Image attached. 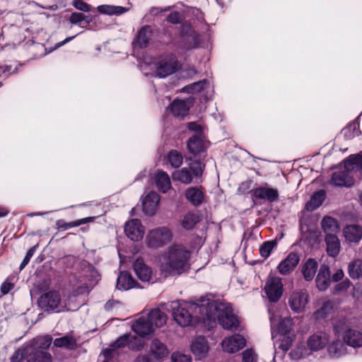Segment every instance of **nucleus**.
<instances>
[{
  "label": "nucleus",
  "instance_id": "obj_1",
  "mask_svg": "<svg viewBox=\"0 0 362 362\" xmlns=\"http://www.w3.org/2000/svg\"><path fill=\"white\" fill-rule=\"evenodd\" d=\"M191 252L182 245L173 244L160 255L159 271L165 278L179 276L190 269Z\"/></svg>",
  "mask_w": 362,
  "mask_h": 362
},
{
  "label": "nucleus",
  "instance_id": "obj_2",
  "mask_svg": "<svg viewBox=\"0 0 362 362\" xmlns=\"http://www.w3.org/2000/svg\"><path fill=\"white\" fill-rule=\"evenodd\" d=\"M205 316L209 321L217 320L224 329L235 331L240 327V322L232 308L221 302H207Z\"/></svg>",
  "mask_w": 362,
  "mask_h": 362
},
{
  "label": "nucleus",
  "instance_id": "obj_3",
  "mask_svg": "<svg viewBox=\"0 0 362 362\" xmlns=\"http://www.w3.org/2000/svg\"><path fill=\"white\" fill-rule=\"evenodd\" d=\"M206 304H199L197 303H188L182 301L173 302L172 309L174 320L181 327H187L192 325L194 313H200L203 315L206 313Z\"/></svg>",
  "mask_w": 362,
  "mask_h": 362
},
{
  "label": "nucleus",
  "instance_id": "obj_4",
  "mask_svg": "<svg viewBox=\"0 0 362 362\" xmlns=\"http://www.w3.org/2000/svg\"><path fill=\"white\" fill-rule=\"evenodd\" d=\"M168 317L160 309L152 310L146 319L140 317L137 319V336L144 337L154 332L156 328L160 327L166 323Z\"/></svg>",
  "mask_w": 362,
  "mask_h": 362
},
{
  "label": "nucleus",
  "instance_id": "obj_5",
  "mask_svg": "<svg viewBox=\"0 0 362 362\" xmlns=\"http://www.w3.org/2000/svg\"><path fill=\"white\" fill-rule=\"evenodd\" d=\"M39 307L45 311L61 313L67 310L58 291H51L42 294L38 299Z\"/></svg>",
  "mask_w": 362,
  "mask_h": 362
},
{
  "label": "nucleus",
  "instance_id": "obj_6",
  "mask_svg": "<svg viewBox=\"0 0 362 362\" xmlns=\"http://www.w3.org/2000/svg\"><path fill=\"white\" fill-rule=\"evenodd\" d=\"M155 66V74L159 78H165L172 75L180 68V62L173 54L161 56Z\"/></svg>",
  "mask_w": 362,
  "mask_h": 362
},
{
  "label": "nucleus",
  "instance_id": "obj_7",
  "mask_svg": "<svg viewBox=\"0 0 362 362\" xmlns=\"http://www.w3.org/2000/svg\"><path fill=\"white\" fill-rule=\"evenodd\" d=\"M204 167V164L196 161L189 167L175 170L172 173V178L185 185L190 184L194 177H199L202 175Z\"/></svg>",
  "mask_w": 362,
  "mask_h": 362
},
{
  "label": "nucleus",
  "instance_id": "obj_8",
  "mask_svg": "<svg viewBox=\"0 0 362 362\" xmlns=\"http://www.w3.org/2000/svg\"><path fill=\"white\" fill-rule=\"evenodd\" d=\"M128 349L129 350L136 349V336L131 334H125L119 337L114 343L110 344L109 348L103 350V356L105 359H111L119 355V349Z\"/></svg>",
  "mask_w": 362,
  "mask_h": 362
},
{
  "label": "nucleus",
  "instance_id": "obj_9",
  "mask_svg": "<svg viewBox=\"0 0 362 362\" xmlns=\"http://www.w3.org/2000/svg\"><path fill=\"white\" fill-rule=\"evenodd\" d=\"M172 238L173 233L170 228L158 227L149 232L146 236V244L149 247L157 249L170 243Z\"/></svg>",
  "mask_w": 362,
  "mask_h": 362
},
{
  "label": "nucleus",
  "instance_id": "obj_10",
  "mask_svg": "<svg viewBox=\"0 0 362 362\" xmlns=\"http://www.w3.org/2000/svg\"><path fill=\"white\" fill-rule=\"evenodd\" d=\"M251 198L253 202L264 200L269 203H273L279 200V192L277 188L269 187L268 183L253 188L251 190Z\"/></svg>",
  "mask_w": 362,
  "mask_h": 362
},
{
  "label": "nucleus",
  "instance_id": "obj_11",
  "mask_svg": "<svg viewBox=\"0 0 362 362\" xmlns=\"http://www.w3.org/2000/svg\"><path fill=\"white\" fill-rule=\"evenodd\" d=\"M264 291L269 302L279 301L284 292L281 279L279 276H269Z\"/></svg>",
  "mask_w": 362,
  "mask_h": 362
},
{
  "label": "nucleus",
  "instance_id": "obj_12",
  "mask_svg": "<svg viewBox=\"0 0 362 362\" xmlns=\"http://www.w3.org/2000/svg\"><path fill=\"white\" fill-rule=\"evenodd\" d=\"M160 197L156 192H150L141 199V205L144 213L148 216L155 215L160 202Z\"/></svg>",
  "mask_w": 362,
  "mask_h": 362
},
{
  "label": "nucleus",
  "instance_id": "obj_13",
  "mask_svg": "<svg viewBox=\"0 0 362 362\" xmlns=\"http://www.w3.org/2000/svg\"><path fill=\"white\" fill-rule=\"evenodd\" d=\"M221 344L224 351L235 353L245 347L246 340L241 334H236L225 338Z\"/></svg>",
  "mask_w": 362,
  "mask_h": 362
},
{
  "label": "nucleus",
  "instance_id": "obj_14",
  "mask_svg": "<svg viewBox=\"0 0 362 362\" xmlns=\"http://www.w3.org/2000/svg\"><path fill=\"white\" fill-rule=\"evenodd\" d=\"M299 261L298 255L296 252H291L278 264L277 270L281 275H288L294 270Z\"/></svg>",
  "mask_w": 362,
  "mask_h": 362
},
{
  "label": "nucleus",
  "instance_id": "obj_15",
  "mask_svg": "<svg viewBox=\"0 0 362 362\" xmlns=\"http://www.w3.org/2000/svg\"><path fill=\"white\" fill-rule=\"evenodd\" d=\"M308 295L305 292H293L289 298L288 303L292 310L300 313L308 303Z\"/></svg>",
  "mask_w": 362,
  "mask_h": 362
},
{
  "label": "nucleus",
  "instance_id": "obj_16",
  "mask_svg": "<svg viewBox=\"0 0 362 362\" xmlns=\"http://www.w3.org/2000/svg\"><path fill=\"white\" fill-rule=\"evenodd\" d=\"M188 151L196 156L206 151V141L204 135H193L187 141Z\"/></svg>",
  "mask_w": 362,
  "mask_h": 362
},
{
  "label": "nucleus",
  "instance_id": "obj_17",
  "mask_svg": "<svg viewBox=\"0 0 362 362\" xmlns=\"http://www.w3.org/2000/svg\"><path fill=\"white\" fill-rule=\"evenodd\" d=\"M317 288L324 291H326L331 283V275L329 267L327 264H322L315 279Z\"/></svg>",
  "mask_w": 362,
  "mask_h": 362
},
{
  "label": "nucleus",
  "instance_id": "obj_18",
  "mask_svg": "<svg viewBox=\"0 0 362 362\" xmlns=\"http://www.w3.org/2000/svg\"><path fill=\"white\" fill-rule=\"evenodd\" d=\"M344 341L354 348L362 346V332L352 328L346 329L342 333Z\"/></svg>",
  "mask_w": 362,
  "mask_h": 362
},
{
  "label": "nucleus",
  "instance_id": "obj_19",
  "mask_svg": "<svg viewBox=\"0 0 362 362\" xmlns=\"http://www.w3.org/2000/svg\"><path fill=\"white\" fill-rule=\"evenodd\" d=\"M332 182L336 187H350L354 184V179L353 175H349L347 172L341 169L333 173Z\"/></svg>",
  "mask_w": 362,
  "mask_h": 362
},
{
  "label": "nucleus",
  "instance_id": "obj_20",
  "mask_svg": "<svg viewBox=\"0 0 362 362\" xmlns=\"http://www.w3.org/2000/svg\"><path fill=\"white\" fill-rule=\"evenodd\" d=\"M192 105V100L189 98L187 100L175 99L170 105V111L175 117H184L189 113Z\"/></svg>",
  "mask_w": 362,
  "mask_h": 362
},
{
  "label": "nucleus",
  "instance_id": "obj_21",
  "mask_svg": "<svg viewBox=\"0 0 362 362\" xmlns=\"http://www.w3.org/2000/svg\"><path fill=\"white\" fill-rule=\"evenodd\" d=\"M185 199L194 206H199L204 202L205 195L198 187H190L185 192Z\"/></svg>",
  "mask_w": 362,
  "mask_h": 362
},
{
  "label": "nucleus",
  "instance_id": "obj_22",
  "mask_svg": "<svg viewBox=\"0 0 362 362\" xmlns=\"http://www.w3.org/2000/svg\"><path fill=\"white\" fill-rule=\"evenodd\" d=\"M344 171L349 175H352L353 172H358L362 170V156L359 154L350 156L344 161Z\"/></svg>",
  "mask_w": 362,
  "mask_h": 362
},
{
  "label": "nucleus",
  "instance_id": "obj_23",
  "mask_svg": "<svg viewBox=\"0 0 362 362\" xmlns=\"http://www.w3.org/2000/svg\"><path fill=\"white\" fill-rule=\"evenodd\" d=\"M52 356L44 350L28 347L27 362H51Z\"/></svg>",
  "mask_w": 362,
  "mask_h": 362
},
{
  "label": "nucleus",
  "instance_id": "obj_24",
  "mask_svg": "<svg viewBox=\"0 0 362 362\" xmlns=\"http://www.w3.org/2000/svg\"><path fill=\"white\" fill-rule=\"evenodd\" d=\"M150 355L156 360H163L168 356V350L163 343L155 339L150 346Z\"/></svg>",
  "mask_w": 362,
  "mask_h": 362
},
{
  "label": "nucleus",
  "instance_id": "obj_25",
  "mask_svg": "<svg viewBox=\"0 0 362 362\" xmlns=\"http://www.w3.org/2000/svg\"><path fill=\"white\" fill-rule=\"evenodd\" d=\"M191 351L199 358L204 356L209 351L208 343L205 337H197L191 344Z\"/></svg>",
  "mask_w": 362,
  "mask_h": 362
},
{
  "label": "nucleus",
  "instance_id": "obj_26",
  "mask_svg": "<svg viewBox=\"0 0 362 362\" xmlns=\"http://www.w3.org/2000/svg\"><path fill=\"white\" fill-rule=\"evenodd\" d=\"M318 264L315 259L309 258L302 266L301 272L303 278L307 281H310L313 279L317 269Z\"/></svg>",
  "mask_w": 362,
  "mask_h": 362
},
{
  "label": "nucleus",
  "instance_id": "obj_27",
  "mask_svg": "<svg viewBox=\"0 0 362 362\" xmlns=\"http://www.w3.org/2000/svg\"><path fill=\"white\" fill-rule=\"evenodd\" d=\"M325 242L327 255L332 257H337L340 251V242L338 237L334 234H327Z\"/></svg>",
  "mask_w": 362,
  "mask_h": 362
},
{
  "label": "nucleus",
  "instance_id": "obj_28",
  "mask_svg": "<svg viewBox=\"0 0 362 362\" xmlns=\"http://www.w3.org/2000/svg\"><path fill=\"white\" fill-rule=\"evenodd\" d=\"M156 185L162 193H166L171 188L169 175L163 170H158L155 176Z\"/></svg>",
  "mask_w": 362,
  "mask_h": 362
},
{
  "label": "nucleus",
  "instance_id": "obj_29",
  "mask_svg": "<svg viewBox=\"0 0 362 362\" xmlns=\"http://www.w3.org/2000/svg\"><path fill=\"white\" fill-rule=\"evenodd\" d=\"M135 281L127 271L121 272L117 280V288L119 290H129L134 287Z\"/></svg>",
  "mask_w": 362,
  "mask_h": 362
},
{
  "label": "nucleus",
  "instance_id": "obj_30",
  "mask_svg": "<svg viewBox=\"0 0 362 362\" xmlns=\"http://www.w3.org/2000/svg\"><path fill=\"white\" fill-rule=\"evenodd\" d=\"M152 278V269L137 257V279L144 283L149 284Z\"/></svg>",
  "mask_w": 362,
  "mask_h": 362
},
{
  "label": "nucleus",
  "instance_id": "obj_31",
  "mask_svg": "<svg viewBox=\"0 0 362 362\" xmlns=\"http://www.w3.org/2000/svg\"><path fill=\"white\" fill-rule=\"evenodd\" d=\"M344 236L351 243H358L362 238V227L356 225L348 226L344 228Z\"/></svg>",
  "mask_w": 362,
  "mask_h": 362
},
{
  "label": "nucleus",
  "instance_id": "obj_32",
  "mask_svg": "<svg viewBox=\"0 0 362 362\" xmlns=\"http://www.w3.org/2000/svg\"><path fill=\"white\" fill-rule=\"evenodd\" d=\"M325 198V192L324 190H320L313 194L310 201H308L305 206L307 211H313L320 207Z\"/></svg>",
  "mask_w": 362,
  "mask_h": 362
},
{
  "label": "nucleus",
  "instance_id": "obj_33",
  "mask_svg": "<svg viewBox=\"0 0 362 362\" xmlns=\"http://www.w3.org/2000/svg\"><path fill=\"white\" fill-rule=\"evenodd\" d=\"M94 217H86L81 219L76 220L74 221L65 223L63 220H58L56 222V225L59 230H66L69 228L77 227L83 224H86L94 221Z\"/></svg>",
  "mask_w": 362,
  "mask_h": 362
},
{
  "label": "nucleus",
  "instance_id": "obj_34",
  "mask_svg": "<svg viewBox=\"0 0 362 362\" xmlns=\"http://www.w3.org/2000/svg\"><path fill=\"white\" fill-rule=\"evenodd\" d=\"M327 343V339L325 336L314 334L310 337L308 341V346L311 350L317 351L325 347Z\"/></svg>",
  "mask_w": 362,
  "mask_h": 362
},
{
  "label": "nucleus",
  "instance_id": "obj_35",
  "mask_svg": "<svg viewBox=\"0 0 362 362\" xmlns=\"http://www.w3.org/2000/svg\"><path fill=\"white\" fill-rule=\"evenodd\" d=\"M52 341V338L49 335L37 337L33 339L30 348L46 351Z\"/></svg>",
  "mask_w": 362,
  "mask_h": 362
},
{
  "label": "nucleus",
  "instance_id": "obj_36",
  "mask_svg": "<svg viewBox=\"0 0 362 362\" xmlns=\"http://www.w3.org/2000/svg\"><path fill=\"white\" fill-rule=\"evenodd\" d=\"M321 226L326 235L332 234L339 229L337 221L331 216H325L321 221Z\"/></svg>",
  "mask_w": 362,
  "mask_h": 362
},
{
  "label": "nucleus",
  "instance_id": "obj_37",
  "mask_svg": "<svg viewBox=\"0 0 362 362\" xmlns=\"http://www.w3.org/2000/svg\"><path fill=\"white\" fill-rule=\"evenodd\" d=\"M151 29L148 25L144 26L137 32V45L140 47H145L147 46L151 37Z\"/></svg>",
  "mask_w": 362,
  "mask_h": 362
},
{
  "label": "nucleus",
  "instance_id": "obj_38",
  "mask_svg": "<svg viewBox=\"0 0 362 362\" xmlns=\"http://www.w3.org/2000/svg\"><path fill=\"white\" fill-rule=\"evenodd\" d=\"M200 221L199 216L193 212H188L184 216L181 221V226L185 230H192Z\"/></svg>",
  "mask_w": 362,
  "mask_h": 362
},
{
  "label": "nucleus",
  "instance_id": "obj_39",
  "mask_svg": "<svg viewBox=\"0 0 362 362\" xmlns=\"http://www.w3.org/2000/svg\"><path fill=\"white\" fill-rule=\"evenodd\" d=\"M167 161L173 168H177L182 164V154L177 150H171L167 155Z\"/></svg>",
  "mask_w": 362,
  "mask_h": 362
},
{
  "label": "nucleus",
  "instance_id": "obj_40",
  "mask_svg": "<svg viewBox=\"0 0 362 362\" xmlns=\"http://www.w3.org/2000/svg\"><path fill=\"white\" fill-rule=\"evenodd\" d=\"M54 345L57 347L72 349L76 345L75 339L69 336H64L54 340Z\"/></svg>",
  "mask_w": 362,
  "mask_h": 362
},
{
  "label": "nucleus",
  "instance_id": "obj_41",
  "mask_svg": "<svg viewBox=\"0 0 362 362\" xmlns=\"http://www.w3.org/2000/svg\"><path fill=\"white\" fill-rule=\"evenodd\" d=\"M342 133L347 139H351L355 136H359L361 134L359 124L355 122L351 123L343 129Z\"/></svg>",
  "mask_w": 362,
  "mask_h": 362
},
{
  "label": "nucleus",
  "instance_id": "obj_42",
  "mask_svg": "<svg viewBox=\"0 0 362 362\" xmlns=\"http://www.w3.org/2000/svg\"><path fill=\"white\" fill-rule=\"evenodd\" d=\"M349 274L351 279L362 277V261L357 259L349 264Z\"/></svg>",
  "mask_w": 362,
  "mask_h": 362
},
{
  "label": "nucleus",
  "instance_id": "obj_43",
  "mask_svg": "<svg viewBox=\"0 0 362 362\" xmlns=\"http://www.w3.org/2000/svg\"><path fill=\"white\" fill-rule=\"evenodd\" d=\"M276 240H270L264 242L259 247V254L264 258H267L270 256L272 250L276 246Z\"/></svg>",
  "mask_w": 362,
  "mask_h": 362
},
{
  "label": "nucleus",
  "instance_id": "obj_44",
  "mask_svg": "<svg viewBox=\"0 0 362 362\" xmlns=\"http://www.w3.org/2000/svg\"><path fill=\"white\" fill-rule=\"evenodd\" d=\"M124 230L129 240L136 241V218L127 221L124 225Z\"/></svg>",
  "mask_w": 362,
  "mask_h": 362
},
{
  "label": "nucleus",
  "instance_id": "obj_45",
  "mask_svg": "<svg viewBox=\"0 0 362 362\" xmlns=\"http://www.w3.org/2000/svg\"><path fill=\"white\" fill-rule=\"evenodd\" d=\"M69 21L72 24H79L81 25L83 22L86 23H89L92 21V18L90 16H86L81 13H73L69 18Z\"/></svg>",
  "mask_w": 362,
  "mask_h": 362
},
{
  "label": "nucleus",
  "instance_id": "obj_46",
  "mask_svg": "<svg viewBox=\"0 0 362 362\" xmlns=\"http://www.w3.org/2000/svg\"><path fill=\"white\" fill-rule=\"evenodd\" d=\"M205 82H206L205 80L194 82L190 85L185 86L182 88V90L184 92H187L189 93H194V91H199L203 88L204 85L205 84Z\"/></svg>",
  "mask_w": 362,
  "mask_h": 362
},
{
  "label": "nucleus",
  "instance_id": "obj_47",
  "mask_svg": "<svg viewBox=\"0 0 362 362\" xmlns=\"http://www.w3.org/2000/svg\"><path fill=\"white\" fill-rule=\"evenodd\" d=\"M38 245H35L30 247L26 252L25 256L24 257L23 261L21 262L19 269L20 270H23L29 263L30 259L33 256L35 252L36 251Z\"/></svg>",
  "mask_w": 362,
  "mask_h": 362
},
{
  "label": "nucleus",
  "instance_id": "obj_48",
  "mask_svg": "<svg viewBox=\"0 0 362 362\" xmlns=\"http://www.w3.org/2000/svg\"><path fill=\"white\" fill-rule=\"evenodd\" d=\"M173 362H192V357L189 354L180 352H174L171 356Z\"/></svg>",
  "mask_w": 362,
  "mask_h": 362
},
{
  "label": "nucleus",
  "instance_id": "obj_49",
  "mask_svg": "<svg viewBox=\"0 0 362 362\" xmlns=\"http://www.w3.org/2000/svg\"><path fill=\"white\" fill-rule=\"evenodd\" d=\"M252 181L251 180H247L241 182L238 188V194H245L246 193L251 194V185Z\"/></svg>",
  "mask_w": 362,
  "mask_h": 362
},
{
  "label": "nucleus",
  "instance_id": "obj_50",
  "mask_svg": "<svg viewBox=\"0 0 362 362\" xmlns=\"http://www.w3.org/2000/svg\"><path fill=\"white\" fill-rule=\"evenodd\" d=\"M28 347L25 349H18L13 354L11 358V362H21L25 357L27 358Z\"/></svg>",
  "mask_w": 362,
  "mask_h": 362
},
{
  "label": "nucleus",
  "instance_id": "obj_51",
  "mask_svg": "<svg viewBox=\"0 0 362 362\" xmlns=\"http://www.w3.org/2000/svg\"><path fill=\"white\" fill-rule=\"evenodd\" d=\"M187 127L189 131L195 132L194 135H204L203 127L197 122H188Z\"/></svg>",
  "mask_w": 362,
  "mask_h": 362
},
{
  "label": "nucleus",
  "instance_id": "obj_52",
  "mask_svg": "<svg viewBox=\"0 0 362 362\" xmlns=\"http://www.w3.org/2000/svg\"><path fill=\"white\" fill-rule=\"evenodd\" d=\"M290 320L287 319L281 320L278 325L277 329L280 334H286L290 331Z\"/></svg>",
  "mask_w": 362,
  "mask_h": 362
},
{
  "label": "nucleus",
  "instance_id": "obj_53",
  "mask_svg": "<svg viewBox=\"0 0 362 362\" xmlns=\"http://www.w3.org/2000/svg\"><path fill=\"white\" fill-rule=\"evenodd\" d=\"M343 344L340 341L333 342L328 348V351L330 355L339 356L341 353V348Z\"/></svg>",
  "mask_w": 362,
  "mask_h": 362
},
{
  "label": "nucleus",
  "instance_id": "obj_54",
  "mask_svg": "<svg viewBox=\"0 0 362 362\" xmlns=\"http://www.w3.org/2000/svg\"><path fill=\"white\" fill-rule=\"evenodd\" d=\"M18 72V68L12 69L11 65H0V77L4 76H8L10 74H16Z\"/></svg>",
  "mask_w": 362,
  "mask_h": 362
},
{
  "label": "nucleus",
  "instance_id": "obj_55",
  "mask_svg": "<svg viewBox=\"0 0 362 362\" xmlns=\"http://www.w3.org/2000/svg\"><path fill=\"white\" fill-rule=\"evenodd\" d=\"M167 21L173 24H178L182 21V15L178 11H173L167 16Z\"/></svg>",
  "mask_w": 362,
  "mask_h": 362
},
{
  "label": "nucleus",
  "instance_id": "obj_56",
  "mask_svg": "<svg viewBox=\"0 0 362 362\" xmlns=\"http://www.w3.org/2000/svg\"><path fill=\"white\" fill-rule=\"evenodd\" d=\"M243 362H255V353L252 349H246L243 352Z\"/></svg>",
  "mask_w": 362,
  "mask_h": 362
},
{
  "label": "nucleus",
  "instance_id": "obj_57",
  "mask_svg": "<svg viewBox=\"0 0 362 362\" xmlns=\"http://www.w3.org/2000/svg\"><path fill=\"white\" fill-rule=\"evenodd\" d=\"M74 6L76 9L83 12H88L90 10V6L81 0L75 1Z\"/></svg>",
  "mask_w": 362,
  "mask_h": 362
},
{
  "label": "nucleus",
  "instance_id": "obj_58",
  "mask_svg": "<svg viewBox=\"0 0 362 362\" xmlns=\"http://www.w3.org/2000/svg\"><path fill=\"white\" fill-rule=\"evenodd\" d=\"M113 9L114 6L112 5H100L98 6V11L99 13L110 16L114 14Z\"/></svg>",
  "mask_w": 362,
  "mask_h": 362
},
{
  "label": "nucleus",
  "instance_id": "obj_59",
  "mask_svg": "<svg viewBox=\"0 0 362 362\" xmlns=\"http://www.w3.org/2000/svg\"><path fill=\"white\" fill-rule=\"evenodd\" d=\"M192 13L198 21L206 24V22L204 19V14L199 8H194L192 9Z\"/></svg>",
  "mask_w": 362,
  "mask_h": 362
},
{
  "label": "nucleus",
  "instance_id": "obj_60",
  "mask_svg": "<svg viewBox=\"0 0 362 362\" xmlns=\"http://www.w3.org/2000/svg\"><path fill=\"white\" fill-rule=\"evenodd\" d=\"M13 284L8 281H4L1 286V292L4 294H8L13 288Z\"/></svg>",
  "mask_w": 362,
  "mask_h": 362
},
{
  "label": "nucleus",
  "instance_id": "obj_61",
  "mask_svg": "<svg viewBox=\"0 0 362 362\" xmlns=\"http://www.w3.org/2000/svg\"><path fill=\"white\" fill-rule=\"evenodd\" d=\"M171 9V6H167L165 8H160V7H152L150 10V13L153 16H157L160 13L166 12L168 11H170Z\"/></svg>",
  "mask_w": 362,
  "mask_h": 362
},
{
  "label": "nucleus",
  "instance_id": "obj_62",
  "mask_svg": "<svg viewBox=\"0 0 362 362\" xmlns=\"http://www.w3.org/2000/svg\"><path fill=\"white\" fill-rule=\"evenodd\" d=\"M350 286V281L349 280L341 281L335 286V291L337 293L341 291L346 290Z\"/></svg>",
  "mask_w": 362,
  "mask_h": 362
},
{
  "label": "nucleus",
  "instance_id": "obj_63",
  "mask_svg": "<svg viewBox=\"0 0 362 362\" xmlns=\"http://www.w3.org/2000/svg\"><path fill=\"white\" fill-rule=\"evenodd\" d=\"M344 277V272L342 269H338L334 274L332 276V281L334 282H337L341 280Z\"/></svg>",
  "mask_w": 362,
  "mask_h": 362
},
{
  "label": "nucleus",
  "instance_id": "obj_64",
  "mask_svg": "<svg viewBox=\"0 0 362 362\" xmlns=\"http://www.w3.org/2000/svg\"><path fill=\"white\" fill-rule=\"evenodd\" d=\"M119 302L117 300H110L105 305V309L107 311L111 310L112 308H115L116 305H119Z\"/></svg>",
  "mask_w": 362,
  "mask_h": 362
}]
</instances>
